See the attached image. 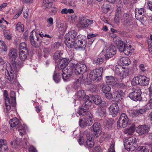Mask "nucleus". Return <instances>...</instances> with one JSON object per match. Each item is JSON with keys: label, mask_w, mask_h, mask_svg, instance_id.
<instances>
[{"label": "nucleus", "mask_w": 152, "mask_h": 152, "mask_svg": "<svg viewBox=\"0 0 152 152\" xmlns=\"http://www.w3.org/2000/svg\"><path fill=\"white\" fill-rule=\"evenodd\" d=\"M129 119L126 114L124 113L122 114L117 121V126L121 128L126 127L128 124Z\"/></svg>", "instance_id": "9d476101"}, {"label": "nucleus", "mask_w": 152, "mask_h": 152, "mask_svg": "<svg viewBox=\"0 0 152 152\" xmlns=\"http://www.w3.org/2000/svg\"><path fill=\"white\" fill-rule=\"evenodd\" d=\"M10 143L12 145L13 144H14L16 146L20 144V143L17 139L15 140L14 141L11 142Z\"/></svg>", "instance_id": "69168bd1"}, {"label": "nucleus", "mask_w": 152, "mask_h": 152, "mask_svg": "<svg viewBox=\"0 0 152 152\" xmlns=\"http://www.w3.org/2000/svg\"><path fill=\"white\" fill-rule=\"evenodd\" d=\"M86 143L88 147L91 148L93 147L94 144L93 137L90 136H88Z\"/></svg>", "instance_id": "7c9ffc66"}, {"label": "nucleus", "mask_w": 152, "mask_h": 152, "mask_svg": "<svg viewBox=\"0 0 152 152\" xmlns=\"http://www.w3.org/2000/svg\"><path fill=\"white\" fill-rule=\"evenodd\" d=\"M114 123V121L112 118H109L106 120L104 123V125L108 129H110L112 127Z\"/></svg>", "instance_id": "2f4dec72"}, {"label": "nucleus", "mask_w": 152, "mask_h": 152, "mask_svg": "<svg viewBox=\"0 0 152 152\" xmlns=\"http://www.w3.org/2000/svg\"><path fill=\"white\" fill-rule=\"evenodd\" d=\"M86 96L85 91L83 90H80L77 92V93L75 96V98L77 99L80 100H83L85 99V97Z\"/></svg>", "instance_id": "a878e982"}, {"label": "nucleus", "mask_w": 152, "mask_h": 152, "mask_svg": "<svg viewBox=\"0 0 152 152\" xmlns=\"http://www.w3.org/2000/svg\"><path fill=\"white\" fill-rule=\"evenodd\" d=\"M121 12L120 10H118L116 12L114 18L115 21L116 22L119 21L120 19L121 18Z\"/></svg>", "instance_id": "49530a36"}, {"label": "nucleus", "mask_w": 152, "mask_h": 152, "mask_svg": "<svg viewBox=\"0 0 152 152\" xmlns=\"http://www.w3.org/2000/svg\"><path fill=\"white\" fill-rule=\"evenodd\" d=\"M135 139L129 138L123 140L125 148L128 151H133L135 149L136 144Z\"/></svg>", "instance_id": "20e7f679"}, {"label": "nucleus", "mask_w": 152, "mask_h": 152, "mask_svg": "<svg viewBox=\"0 0 152 152\" xmlns=\"http://www.w3.org/2000/svg\"><path fill=\"white\" fill-rule=\"evenodd\" d=\"M114 146L115 145L114 144H111L109 150H108V152H115Z\"/></svg>", "instance_id": "680f3d73"}, {"label": "nucleus", "mask_w": 152, "mask_h": 152, "mask_svg": "<svg viewBox=\"0 0 152 152\" xmlns=\"http://www.w3.org/2000/svg\"><path fill=\"white\" fill-rule=\"evenodd\" d=\"M92 98L94 103L96 105L100 104L102 102V99L99 96L95 95L92 97Z\"/></svg>", "instance_id": "4c0bfd02"}, {"label": "nucleus", "mask_w": 152, "mask_h": 152, "mask_svg": "<svg viewBox=\"0 0 152 152\" xmlns=\"http://www.w3.org/2000/svg\"><path fill=\"white\" fill-rule=\"evenodd\" d=\"M9 123L10 126L12 127H19L20 126L19 120L16 118H14L10 120Z\"/></svg>", "instance_id": "4be33fe9"}, {"label": "nucleus", "mask_w": 152, "mask_h": 152, "mask_svg": "<svg viewBox=\"0 0 152 152\" xmlns=\"http://www.w3.org/2000/svg\"><path fill=\"white\" fill-rule=\"evenodd\" d=\"M140 69L142 72H144L146 70L145 67L143 64H141L139 66Z\"/></svg>", "instance_id": "774afa93"}, {"label": "nucleus", "mask_w": 152, "mask_h": 152, "mask_svg": "<svg viewBox=\"0 0 152 152\" xmlns=\"http://www.w3.org/2000/svg\"><path fill=\"white\" fill-rule=\"evenodd\" d=\"M62 75L63 79L65 81H68L71 76L64 73H62Z\"/></svg>", "instance_id": "6e6d98bb"}, {"label": "nucleus", "mask_w": 152, "mask_h": 152, "mask_svg": "<svg viewBox=\"0 0 152 152\" xmlns=\"http://www.w3.org/2000/svg\"><path fill=\"white\" fill-rule=\"evenodd\" d=\"M115 55L113 53H111V52L107 51V50H106V53L104 55V58L105 59L107 60L112 57Z\"/></svg>", "instance_id": "3c124183"}, {"label": "nucleus", "mask_w": 152, "mask_h": 152, "mask_svg": "<svg viewBox=\"0 0 152 152\" xmlns=\"http://www.w3.org/2000/svg\"><path fill=\"white\" fill-rule=\"evenodd\" d=\"M21 25L20 22H18L16 25V30L20 32H23V29Z\"/></svg>", "instance_id": "864d4df0"}, {"label": "nucleus", "mask_w": 152, "mask_h": 152, "mask_svg": "<svg viewBox=\"0 0 152 152\" xmlns=\"http://www.w3.org/2000/svg\"><path fill=\"white\" fill-rule=\"evenodd\" d=\"M10 97L12 99H15V93L13 91H11L10 92Z\"/></svg>", "instance_id": "338daca9"}, {"label": "nucleus", "mask_w": 152, "mask_h": 152, "mask_svg": "<svg viewBox=\"0 0 152 152\" xmlns=\"http://www.w3.org/2000/svg\"><path fill=\"white\" fill-rule=\"evenodd\" d=\"M47 22L49 25V26H51L53 24V19L52 18H49L47 19Z\"/></svg>", "instance_id": "e2e57ef3"}, {"label": "nucleus", "mask_w": 152, "mask_h": 152, "mask_svg": "<svg viewBox=\"0 0 152 152\" xmlns=\"http://www.w3.org/2000/svg\"><path fill=\"white\" fill-rule=\"evenodd\" d=\"M93 20H92L86 19L85 16L81 15L80 16L77 26L82 29L88 27L93 23Z\"/></svg>", "instance_id": "6e6552de"}, {"label": "nucleus", "mask_w": 152, "mask_h": 152, "mask_svg": "<svg viewBox=\"0 0 152 152\" xmlns=\"http://www.w3.org/2000/svg\"><path fill=\"white\" fill-rule=\"evenodd\" d=\"M90 152H101V149L99 146H96L92 150L90 149Z\"/></svg>", "instance_id": "5fc2aeb1"}, {"label": "nucleus", "mask_w": 152, "mask_h": 152, "mask_svg": "<svg viewBox=\"0 0 152 152\" xmlns=\"http://www.w3.org/2000/svg\"><path fill=\"white\" fill-rule=\"evenodd\" d=\"M50 51L49 48H44L43 50L44 53V57L46 58L49 55V53Z\"/></svg>", "instance_id": "4d7b16f0"}, {"label": "nucleus", "mask_w": 152, "mask_h": 152, "mask_svg": "<svg viewBox=\"0 0 152 152\" xmlns=\"http://www.w3.org/2000/svg\"><path fill=\"white\" fill-rule=\"evenodd\" d=\"M17 50L12 48L9 51V56L11 64L7 63L6 64V69L7 73L6 78L11 83L18 84L17 80L16 73L22 66V63L17 59L18 57Z\"/></svg>", "instance_id": "f257e3e1"}, {"label": "nucleus", "mask_w": 152, "mask_h": 152, "mask_svg": "<svg viewBox=\"0 0 152 152\" xmlns=\"http://www.w3.org/2000/svg\"><path fill=\"white\" fill-rule=\"evenodd\" d=\"M115 73L123 79L128 76L129 71L127 69L124 68L120 65H117L115 67Z\"/></svg>", "instance_id": "1a4fd4ad"}, {"label": "nucleus", "mask_w": 152, "mask_h": 152, "mask_svg": "<svg viewBox=\"0 0 152 152\" xmlns=\"http://www.w3.org/2000/svg\"><path fill=\"white\" fill-rule=\"evenodd\" d=\"M77 35V32L75 30L70 31L65 35V42L68 47L70 48L72 47V43L75 41Z\"/></svg>", "instance_id": "f03ea898"}, {"label": "nucleus", "mask_w": 152, "mask_h": 152, "mask_svg": "<svg viewBox=\"0 0 152 152\" xmlns=\"http://www.w3.org/2000/svg\"><path fill=\"white\" fill-rule=\"evenodd\" d=\"M63 53L61 50L56 51L54 53L53 55V58L54 60H57L59 59Z\"/></svg>", "instance_id": "ea45409f"}, {"label": "nucleus", "mask_w": 152, "mask_h": 152, "mask_svg": "<svg viewBox=\"0 0 152 152\" xmlns=\"http://www.w3.org/2000/svg\"><path fill=\"white\" fill-rule=\"evenodd\" d=\"M109 114L114 117L117 115L118 113L119 108L118 104L114 103L111 104L109 107Z\"/></svg>", "instance_id": "ddd939ff"}, {"label": "nucleus", "mask_w": 152, "mask_h": 152, "mask_svg": "<svg viewBox=\"0 0 152 152\" xmlns=\"http://www.w3.org/2000/svg\"><path fill=\"white\" fill-rule=\"evenodd\" d=\"M104 58L103 57H99L95 58L93 61V63L96 65H99L102 64L104 61Z\"/></svg>", "instance_id": "473e14b6"}, {"label": "nucleus", "mask_w": 152, "mask_h": 152, "mask_svg": "<svg viewBox=\"0 0 152 152\" xmlns=\"http://www.w3.org/2000/svg\"><path fill=\"white\" fill-rule=\"evenodd\" d=\"M149 79L147 77L143 75H140V85H148L149 84Z\"/></svg>", "instance_id": "412c9836"}, {"label": "nucleus", "mask_w": 152, "mask_h": 152, "mask_svg": "<svg viewBox=\"0 0 152 152\" xmlns=\"http://www.w3.org/2000/svg\"><path fill=\"white\" fill-rule=\"evenodd\" d=\"M69 59L63 58L60 60L58 64V68L61 71L65 69L68 63Z\"/></svg>", "instance_id": "6ab92c4d"}, {"label": "nucleus", "mask_w": 152, "mask_h": 152, "mask_svg": "<svg viewBox=\"0 0 152 152\" xmlns=\"http://www.w3.org/2000/svg\"><path fill=\"white\" fill-rule=\"evenodd\" d=\"M91 113L90 112L88 111V109H86L85 107L82 106L79 108L78 114L80 115L86 116L89 113Z\"/></svg>", "instance_id": "393cba45"}, {"label": "nucleus", "mask_w": 152, "mask_h": 152, "mask_svg": "<svg viewBox=\"0 0 152 152\" xmlns=\"http://www.w3.org/2000/svg\"><path fill=\"white\" fill-rule=\"evenodd\" d=\"M53 79L56 83H59L61 80V77L59 73L54 74L53 76Z\"/></svg>", "instance_id": "de8ad7c7"}, {"label": "nucleus", "mask_w": 152, "mask_h": 152, "mask_svg": "<svg viewBox=\"0 0 152 152\" xmlns=\"http://www.w3.org/2000/svg\"><path fill=\"white\" fill-rule=\"evenodd\" d=\"M30 41L31 45L35 48H37L39 47L38 43L34 41V38L33 37V34L31 32L30 33Z\"/></svg>", "instance_id": "58836bf2"}, {"label": "nucleus", "mask_w": 152, "mask_h": 152, "mask_svg": "<svg viewBox=\"0 0 152 152\" xmlns=\"http://www.w3.org/2000/svg\"><path fill=\"white\" fill-rule=\"evenodd\" d=\"M102 90L104 93L109 92L111 90V88L107 84H102L101 86Z\"/></svg>", "instance_id": "c9c22d12"}, {"label": "nucleus", "mask_w": 152, "mask_h": 152, "mask_svg": "<svg viewBox=\"0 0 152 152\" xmlns=\"http://www.w3.org/2000/svg\"><path fill=\"white\" fill-rule=\"evenodd\" d=\"M7 48L4 42L0 41V53L7 51Z\"/></svg>", "instance_id": "e433bc0d"}, {"label": "nucleus", "mask_w": 152, "mask_h": 152, "mask_svg": "<svg viewBox=\"0 0 152 152\" xmlns=\"http://www.w3.org/2000/svg\"><path fill=\"white\" fill-rule=\"evenodd\" d=\"M24 49L26 51H28V49L27 48V46L25 42H22L20 44L19 46V50H22Z\"/></svg>", "instance_id": "8fccbe9b"}, {"label": "nucleus", "mask_w": 152, "mask_h": 152, "mask_svg": "<svg viewBox=\"0 0 152 152\" xmlns=\"http://www.w3.org/2000/svg\"><path fill=\"white\" fill-rule=\"evenodd\" d=\"M8 149L6 141L4 139H0V152H5Z\"/></svg>", "instance_id": "aec40b11"}, {"label": "nucleus", "mask_w": 152, "mask_h": 152, "mask_svg": "<svg viewBox=\"0 0 152 152\" xmlns=\"http://www.w3.org/2000/svg\"><path fill=\"white\" fill-rule=\"evenodd\" d=\"M62 73H66V74L72 76V70L71 68H65L61 71Z\"/></svg>", "instance_id": "09e8293b"}, {"label": "nucleus", "mask_w": 152, "mask_h": 152, "mask_svg": "<svg viewBox=\"0 0 152 152\" xmlns=\"http://www.w3.org/2000/svg\"><path fill=\"white\" fill-rule=\"evenodd\" d=\"M5 103L6 109L9 111L11 109V102L9 98H4Z\"/></svg>", "instance_id": "c03bdc74"}, {"label": "nucleus", "mask_w": 152, "mask_h": 152, "mask_svg": "<svg viewBox=\"0 0 152 152\" xmlns=\"http://www.w3.org/2000/svg\"><path fill=\"white\" fill-rule=\"evenodd\" d=\"M92 118V115L89 113L84 117L80 119L79 126L83 128L86 126H89L91 125L93 123Z\"/></svg>", "instance_id": "0eeeda50"}, {"label": "nucleus", "mask_w": 152, "mask_h": 152, "mask_svg": "<svg viewBox=\"0 0 152 152\" xmlns=\"http://www.w3.org/2000/svg\"><path fill=\"white\" fill-rule=\"evenodd\" d=\"M136 127L134 124H132L129 128L124 129V132L127 135H132L135 131Z\"/></svg>", "instance_id": "5701e85b"}, {"label": "nucleus", "mask_w": 152, "mask_h": 152, "mask_svg": "<svg viewBox=\"0 0 152 152\" xmlns=\"http://www.w3.org/2000/svg\"><path fill=\"white\" fill-rule=\"evenodd\" d=\"M80 145H83L84 141V138L83 136H80L78 140Z\"/></svg>", "instance_id": "bf43d9fd"}, {"label": "nucleus", "mask_w": 152, "mask_h": 152, "mask_svg": "<svg viewBox=\"0 0 152 152\" xmlns=\"http://www.w3.org/2000/svg\"><path fill=\"white\" fill-rule=\"evenodd\" d=\"M85 99H84L83 100L84 102V104L85 106H90L92 104V102L90 99L89 96H86Z\"/></svg>", "instance_id": "37998d69"}, {"label": "nucleus", "mask_w": 152, "mask_h": 152, "mask_svg": "<svg viewBox=\"0 0 152 152\" xmlns=\"http://www.w3.org/2000/svg\"><path fill=\"white\" fill-rule=\"evenodd\" d=\"M141 94V90L138 88L135 89L133 92L130 93L129 94V97L133 100L140 101L142 100Z\"/></svg>", "instance_id": "9b49d317"}, {"label": "nucleus", "mask_w": 152, "mask_h": 152, "mask_svg": "<svg viewBox=\"0 0 152 152\" xmlns=\"http://www.w3.org/2000/svg\"><path fill=\"white\" fill-rule=\"evenodd\" d=\"M54 48L56 49H58L60 46H61V45L59 42H56L54 43Z\"/></svg>", "instance_id": "0e129e2a"}, {"label": "nucleus", "mask_w": 152, "mask_h": 152, "mask_svg": "<svg viewBox=\"0 0 152 152\" xmlns=\"http://www.w3.org/2000/svg\"><path fill=\"white\" fill-rule=\"evenodd\" d=\"M140 75L134 77L132 80L131 83L133 86L140 85Z\"/></svg>", "instance_id": "f704fd0d"}, {"label": "nucleus", "mask_w": 152, "mask_h": 152, "mask_svg": "<svg viewBox=\"0 0 152 152\" xmlns=\"http://www.w3.org/2000/svg\"><path fill=\"white\" fill-rule=\"evenodd\" d=\"M149 128L146 125H142L139 126L136 130L137 132L140 135L145 134L148 133Z\"/></svg>", "instance_id": "f3484780"}, {"label": "nucleus", "mask_w": 152, "mask_h": 152, "mask_svg": "<svg viewBox=\"0 0 152 152\" xmlns=\"http://www.w3.org/2000/svg\"><path fill=\"white\" fill-rule=\"evenodd\" d=\"M96 113L98 115L101 117L104 118L105 117L106 114V110L104 108L101 107L97 109Z\"/></svg>", "instance_id": "cd10ccee"}, {"label": "nucleus", "mask_w": 152, "mask_h": 152, "mask_svg": "<svg viewBox=\"0 0 152 152\" xmlns=\"http://www.w3.org/2000/svg\"><path fill=\"white\" fill-rule=\"evenodd\" d=\"M77 39L78 40V42L76 43L73 42L72 47H74L75 49H82L86 47V38L85 36L80 34L79 35L77 36Z\"/></svg>", "instance_id": "423d86ee"}, {"label": "nucleus", "mask_w": 152, "mask_h": 152, "mask_svg": "<svg viewBox=\"0 0 152 152\" xmlns=\"http://www.w3.org/2000/svg\"><path fill=\"white\" fill-rule=\"evenodd\" d=\"M52 3L51 0H43L42 6L44 9H50L52 7Z\"/></svg>", "instance_id": "c85d7f7f"}, {"label": "nucleus", "mask_w": 152, "mask_h": 152, "mask_svg": "<svg viewBox=\"0 0 152 152\" xmlns=\"http://www.w3.org/2000/svg\"><path fill=\"white\" fill-rule=\"evenodd\" d=\"M101 126L99 123L96 122L94 123L91 127V130L93 131L94 134L96 137H97L100 134Z\"/></svg>", "instance_id": "dca6fc26"}, {"label": "nucleus", "mask_w": 152, "mask_h": 152, "mask_svg": "<svg viewBox=\"0 0 152 152\" xmlns=\"http://www.w3.org/2000/svg\"><path fill=\"white\" fill-rule=\"evenodd\" d=\"M28 54V51H25L23 50H20L19 51V57L20 59L22 61H24L27 58Z\"/></svg>", "instance_id": "bb28decb"}, {"label": "nucleus", "mask_w": 152, "mask_h": 152, "mask_svg": "<svg viewBox=\"0 0 152 152\" xmlns=\"http://www.w3.org/2000/svg\"><path fill=\"white\" fill-rule=\"evenodd\" d=\"M106 78V82L107 83H109V84H114L115 81V79L114 77L112 76H106L105 77Z\"/></svg>", "instance_id": "a19ab883"}, {"label": "nucleus", "mask_w": 152, "mask_h": 152, "mask_svg": "<svg viewBox=\"0 0 152 152\" xmlns=\"http://www.w3.org/2000/svg\"><path fill=\"white\" fill-rule=\"evenodd\" d=\"M107 50V51H110L115 54H116L117 51L116 48L112 45H110Z\"/></svg>", "instance_id": "a18cd8bd"}, {"label": "nucleus", "mask_w": 152, "mask_h": 152, "mask_svg": "<svg viewBox=\"0 0 152 152\" xmlns=\"http://www.w3.org/2000/svg\"><path fill=\"white\" fill-rule=\"evenodd\" d=\"M87 80V77H85L83 75H82V77H80L79 79H77L74 82V86L76 88H77L79 87L80 86V83L82 82L86 83V81Z\"/></svg>", "instance_id": "b1692460"}, {"label": "nucleus", "mask_w": 152, "mask_h": 152, "mask_svg": "<svg viewBox=\"0 0 152 152\" xmlns=\"http://www.w3.org/2000/svg\"><path fill=\"white\" fill-rule=\"evenodd\" d=\"M147 108H144L138 110H137L135 111V115L137 116L141 114H143L146 112Z\"/></svg>", "instance_id": "79ce46f5"}, {"label": "nucleus", "mask_w": 152, "mask_h": 152, "mask_svg": "<svg viewBox=\"0 0 152 152\" xmlns=\"http://www.w3.org/2000/svg\"><path fill=\"white\" fill-rule=\"evenodd\" d=\"M27 127L25 125H21L19 127L18 131L19 132V134L21 136H23L26 133V129Z\"/></svg>", "instance_id": "72a5a7b5"}, {"label": "nucleus", "mask_w": 152, "mask_h": 152, "mask_svg": "<svg viewBox=\"0 0 152 152\" xmlns=\"http://www.w3.org/2000/svg\"><path fill=\"white\" fill-rule=\"evenodd\" d=\"M29 152H37V151L35 148L32 145H30L28 148Z\"/></svg>", "instance_id": "052dcab7"}, {"label": "nucleus", "mask_w": 152, "mask_h": 152, "mask_svg": "<svg viewBox=\"0 0 152 152\" xmlns=\"http://www.w3.org/2000/svg\"><path fill=\"white\" fill-rule=\"evenodd\" d=\"M74 68L75 74L78 75L86 71L87 67L85 64L79 63L75 65Z\"/></svg>", "instance_id": "f8f14e48"}, {"label": "nucleus", "mask_w": 152, "mask_h": 152, "mask_svg": "<svg viewBox=\"0 0 152 152\" xmlns=\"http://www.w3.org/2000/svg\"><path fill=\"white\" fill-rule=\"evenodd\" d=\"M144 11L143 8L135 9V13L136 18L137 20H143L144 15Z\"/></svg>", "instance_id": "a211bd4d"}, {"label": "nucleus", "mask_w": 152, "mask_h": 152, "mask_svg": "<svg viewBox=\"0 0 152 152\" xmlns=\"http://www.w3.org/2000/svg\"><path fill=\"white\" fill-rule=\"evenodd\" d=\"M120 61L121 64L123 66H126L131 64L130 59L127 57H123L120 59Z\"/></svg>", "instance_id": "c756f323"}, {"label": "nucleus", "mask_w": 152, "mask_h": 152, "mask_svg": "<svg viewBox=\"0 0 152 152\" xmlns=\"http://www.w3.org/2000/svg\"><path fill=\"white\" fill-rule=\"evenodd\" d=\"M123 19L124 20L123 23L126 27L129 26L132 24V18L131 15L127 13H124Z\"/></svg>", "instance_id": "2eb2a0df"}, {"label": "nucleus", "mask_w": 152, "mask_h": 152, "mask_svg": "<svg viewBox=\"0 0 152 152\" xmlns=\"http://www.w3.org/2000/svg\"><path fill=\"white\" fill-rule=\"evenodd\" d=\"M114 42L117 46L118 50L121 52H123L125 55H128L130 53L129 49L127 48L126 45L121 40L119 37L114 38Z\"/></svg>", "instance_id": "7ed1b4c3"}, {"label": "nucleus", "mask_w": 152, "mask_h": 152, "mask_svg": "<svg viewBox=\"0 0 152 152\" xmlns=\"http://www.w3.org/2000/svg\"><path fill=\"white\" fill-rule=\"evenodd\" d=\"M105 97L107 99L109 100H110L111 99H112L113 100V94H111L110 93H105Z\"/></svg>", "instance_id": "13d9d810"}, {"label": "nucleus", "mask_w": 152, "mask_h": 152, "mask_svg": "<svg viewBox=\"0 0 152 152\" xmlns=\"http://www.w3.org/2000/svg\"><path fill=\"white\" fill-rule=\"evenodd\" d=\"M103 69L102 67L97 68L91 71L89 75V77L92 80H96L98 82L102 79V73Z\"/></svg>", "instance_id": "39448f33"}, {"label": "nucleus", "mask_w": 152, "mask_h": 152, "mask_svg": "<svg viewBox=\"0 0 152 152\" xmlns=\"http://www.w3.org/2000/svg\"><path fill=\"white\" fill-rule=\"evenodd\" d=\"M138 152H149V150L145 146H141L138 148Z\"/></svg>", "instance_id": "603ef678"}, {"label": "nucleus", "mask_w": 152, "mask_h": 152, "mask_svg": "<svg viewBox=\"0 0 152 152\" xmlns=\"http://www.w3.org/2000/svg\"><path fill=\"white\" fill-rule=\"evenodd\" d=\"M124 95V92L121 90H115L113 92V101L115 102L120 101Z\"/></svg>", "instance_id": "4468645a"}]
</instances>
